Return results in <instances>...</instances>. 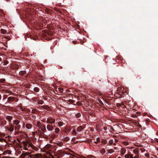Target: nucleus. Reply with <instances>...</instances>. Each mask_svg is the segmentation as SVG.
I'll list each match as a JSON object with an SVG mask.
<instances>
[{
    "label": "nucleus",
    "instance_id": "nucleus-1",
    "mask_svg": "<svg viewBox=\"0 0 158 158\" xmlns=\"http://www.w3.org/2000/svg\"><path fill=\"white\" fill-rule=\"evenodd\" d=\"M23 145L24 146H22L20 145V150H22V152L20 151V158H29L30 156L29 153L27 152H24L23 151V150H28V148H27V144L26 143H23Z\"/></svg>",
    "mask_w": 158,
    "mask_h": 158
},
{
    "label": "nucleus",
    "instance_id": "nucleus-2",
    "mask_svg": "<svg viewBox=\"0 0 158 158\" xmlns=\"http://www.w3.org/2000/svg\"><path fill=\"white\" fill-rule=\"evenodd\" d=\"M125 158H139V155H135L133 157V155L131 154L130 152H128L124 155Z\"/></svg>",
    "mask_w": 158,
    "mask_h": 158
},
{
    "label": "nucleus",
    "instance_id": "nucleus-3",
    "mask_svg": "<svg viewBox=\"0 0 158 158\" xmlns=\"http://www.w3.org/2000/svg\"><path fill=\"white\" fill-rule=\"evenodd\" d=\"M31 158H45V157L42 156L40 154H36L31 156Z\"/></svg>",
    "mask_w": 158,
    "mask_h": 158
},
{
    "label": "nucleus",
    "instance_id": "nucleus-4",
    "mask_svg": "<svg viewBox=\"0 0 158 158\" xmlns=\"http://www.w3.org/2000/svg\"><path fill=\"white\" fill-rule=\"evenodd\" d=\"M65 153V154H66L67 155H69V153H65V152H63L61 150H59L57 152V154L59 156H60V157L63 156H64V153Z\"/></svg>",
    "mask_w": 158,
    "mask_h": 158
},
{
    "label": "nucleus",
    "instance_id": "nucleus-5",
    "mask_svg": "<svg viewBox=\"0 0 158 158\" xmlns=\"http://www.w3.org/2000/svg\"><path fill=\"white\" fill-rule=\"evenodd\" d=\"M55 122V120L51 118H49L47 119L46 123H48L52 124Z\"/></svg>",
    "mask_w": 158,
    "mask_h": 158
},
{
    "label": "nucleus",
    "instance_id": "nucleus-6",
    "mask_svg": "<svg viewBox=\"0 0 158 158\" xmlns=\"http://www.w3.org/2000/svg\"><path fill=\"white\" fill-rule=\"evenodd\" d=\"M3 93L5 94V95H8L11 93V92L9 90L7 89H4L3 90Z\"/></svg>",
    "mask_w": 158,
    "mask_h": 158
},
{
    "label": "nucleus",
    "instance_id": "nucleus-7",
    "mask_svg": "<svg viewBox=\"0 0 158 158\" xmlns=\"http://www.w3.org/2000/svg\"><path fill=\"white\" fill-rule=\"evenodd\" d=\"M47 128L48 130L52 131L53 129V127L52 126L48 124L47 126Z\"/></svg>",
    "mask_w": 158,
    "mask_h": 158
},
{
    "label": "nucleus",
    "instance_id": "nucleus-8",
    "mask_svg": "<svg viewBox=\"0 0 158 158\" xmlns=\"http://www.w3.org/2000/svg\"><path fill=\"white\" fill-rule=\"evenodd\" d=\"M126 149L124 148H122L120 150V152L122 155H123L126 152Z\"/></svg>",
    "mask_w": 158,
    "mask_h": 158
},
{
    "label": "nucleus",
    "instance_id": "nucleus-9",
    "mask_svg": "<svg viewBox=\"0 0 158 158\" xmlns=\"http://www.w3.org/2000/svg\"><path fill=\"white\" fill-rule=\"evenodd\" d=\"M11 152L10 150H7L6 151H4L3 152V154L4 155H6L7 154H11Z\"/></svg>",
    "mask_w": 158,
    "mask_h": 158
},
{
    "label": "nucleus",
    "instance_id": "nucleus-10",
    "mask_svg": "<svg viewBox=\"0 0 158 158\" xmlns=\"http://www.w3.org/2000/svg\"><path fill=\"white\" fill-rule=\"evenodd\" d=\"M12 119V117L10 116H7L6 117V119L8 120L9 122L11 121V120Z\"/></svg>",
    "mask_w": 158,
    "mask_h": 158
},
{
    "label": "nucleus",
    "instance_id": "nucleus-11",
    "mask_svg": "<svg viewBox=\"0 0 158 158\" xmlns=\"http://www.w3.org/2000/svg\"><path fill=\"white\" fill-rule=\"evenodd\" d=\"M133 152L136 155H138V154L139 153V151L138 149H134L133 150Z\"/></svg>",
    "mask_w": 158,
    "mask_h": 158
},
{
    "label": "nucleus",
    "instance_id": "nucleus-12",
    "mask_svg": "<svg viewBox=\"0 0 158 158\" xmlns=\"http://www.w3.org/2000/svg\"><path fill=\"white\" fill-rule=\"evenodd\" d=\"M64 141L67 142L70 139L69 137H66L62 139Z\"/></svg>",
    "mask_w": 158,
    "mask_h": 158
},
{
    "label": "nucleus",
    "instance_id": "nucleus-13",
    "mask_svg": "<svg viewBox=\"0 0 158 158\" xmlns=\"http://www.w3.org/2000/svg\"><path fill=\"white\" fill-rule=\"evenodd\" d=\"M26 127L27 128L30 129L31 128L32 125L31 124L28 123L26 125Z\"/></svg>",
    "mask_w": 158,
    "mask_h": 158
},
{
    "label": "nucleus",
    "instance_id": "nucleus-14",
    "mask_svg": "<svg viewBox=\"0 0 158 158\" xmlns=\"http://www.w3.org/2000/svg\"><path fill=\"white\" fill-rule=\"evenodd\" d=\"M14 100V98L13 97H9L7 99V100L9 101H12Z\"/></svg>",
    "mask_w": 158,
    "mask_h": 158
},
{
    "label": "nucleus",
    "instance_id": "nucleus-15",
    "mask_svg": "<svg viewBox=\"0 0 158 158\" xmlns=\"http://www.w3.org/2000/svg\"><path fill=\"white\" fill-rule=\"evenodd\" d=\"M42 107L43 108L47 110H48L49 109V107L46 105L43 106H42Z\"/></svg>",
    "mask_w": 158,
    "mask_h": 158
},
{
    "label": "nucleus",
    "instance_id": "nucleus-16",
    "mask_svg": "<svg viewBox=\"0 0 158 158\" xmlns=\"http://www.w3.org/2000/svg\"><path fill=\"white\" fill-rule=\"evenodd\" d=\"M26 72L24 70L20 71V76L26 74Z\"/></svg>",
    "mask_w": 158,
    "mask_h": 158
},
{
    "label": "nucleus",
    "instance_id": "nucleus-17",
    "mask_svg": "<svg viewBox=\"0 0 158 158\" xmlns=\"http://www.w3.org/2000/svg\"><path fill=\"white\" fill-rule=\"evenodd\" d=\"M26 135V134L25 133H23L20 131V138H21V137H25Z\"/></svg>",
    "mask_w": 158,
    "mask_h": 158
},
{
    "label": "nucleus",
    "instance_id": "nucleus-18",
    "mask_svg": "<svg viewBox=\"0 0 158 158\" xmlns=\"http://www.w3.org/2000/svg\"><path fill=\"white\" fill-rule=\"evenodd\" d=\"M83 129V128L82 126H80L78 127L77 128V130L78 131H81Z\"/></svg>",
    "mask_w": 158,
    "mask_h": 158
},
{
    "label": "nucleus",
    "instance_id": "nucleus-19",
    "mask_svg": "<svg viewBox=\"0 0 158 158\" xmlns=\"http://www.w3.org/2000/svg\"><path fill=\"white\" fill-rule=\"evenodd\" d=\"M102 143L105 144L107 143V140L106 139H102L101 141Z\"/></svg>",
    "mask_w": 158,
    "mask_h": 158
},
{
    "label": "nucleus",
    "instance_id": "nucleus-20",
    "mask_svg": "<svg viewBox=\"0 0 158 158\" xmlns=\"http://www.w3.org/2000/svg\"><path fill=\"white\" fill-rule=\"evenodd\" d=\"M19 123V121L18 120H15L14 121V123L16 125H18Z\"/></svg>",
    "mask_w": 158,
    "mask_h": 158
},
{
    "label": "nucleus",
    "instance_id": "nucleus-21",
    "mask_svg": "<svg viewBox=\"0 0 158 158\" xmlns=\"http://www.w3.org/2000/svg\"><path fill=\"white\" fill-rule=\"evenodd\" d=\"M1 32L2 33L5 34L6 32V30L4 29H1Z\"/></svg>",
    "mask_w": 158,
    "mask_h": 158
},
{
    "label": "nucleus",
    "instance_id": "nucleus-22",
    "mask_svg": "<svg viewBox=\"0 0 158 158\" xmlns=\"http://www.w3.org/2000/svg\"><path fill=\"white\" fill-rule=\"evenodd\" d=\"M56 144L59 147H61L63 145V143L62 142H58L56 143Z\"/></svg>",
    "mask_w": 158,
    "mask_h": 158
},
{
    "label": "nucleus",
    "instance_id": "nucleus-23",
    "mask_svg": "<svg viewBox=\"0 0 158 158\" xmlns=\"http://www.w3.org/2000/svg\"><path fill=\"white\" fill-rule=\"evenodd\" d=\"M75 116L77 118H79L81 116V114L80 113H78L76 114Z\"/></svg>",
    "mask_w": 158,
    "mask_h": 158
},
{
    "label": "nucleus",
    "instance_id": "nucleus-24",
    "mask_svg": "<svg viewBox=\"0 0 158 158\" xmlns=\"http://www.w3.org/2000/svg\"><path fill=\"white\" fill-rule=\"evenodd\" d=\"M44 101L42 100H39L38 101L37 103L40 104H42L44 103Z\"/></svg>",
    "mask_w": 158,
    "mask_h": 158
},
{
    "label": "nucleus",
    "instance_id": "nucleus-25",
    "mask_svg": "<svg viewBox=\"0 0 158 158\" xmlns=\"http://www.w3.org/2000/svg\"><path fill=\"white\" fill-rule=\"evenodd\" d=\"M8 128L9 130L10 131H12L14 130L13 127L11 126H10V127H8Z\"/></svg>",
    "mask_w": 158,
    "mask_h": 158
},
{
    "label": "nucleus",
    "instance_id": "nucleus-26",
    "mask_svg": "<svg viewBox=\"0 0 158 158\" xmlns=\"http://www.w3.org/2000/svg\"><path fill=\"white\" fill-rule=\"evenodd\" d=\"M106 151L104 148L102 149L100 151V152L102 154L104 153Z\"/></svg>",
    "mask_w": 158,
    "mask_h": 158
},
{
    "label": "nucleus",
    "instance_id": "nucleus-27",
    "mask_svg": "<svg viewBox=\"0 0 158 158\" xmlns=\"http://www.w3.org/2000/svg\"><path fill=\"white\" fill-rule=\"evenodd\" d=\"M108 152L110 153H111L114 152V150L113 149H110L107 150Z\"/></svg>",
    "mask_w": 158,
    "mask_h": 158
},
{
    "label": "nucleus",
    "instance_id": "nucleus-28",
    "mask_svg": "<svg viewBox=\"0 0 158 158\" xmlns=\"http://www.w3.org/2000/svg\"><path fill=\"white\" fill-rule=\"evenodd\" d=\"M34 90L36 92H38L39 91V89L38 87H35L34 89Z\"/></svg>",
    "mask_w": 158,
    "mask_h": 158
},
{
    "label": "nucleus",
    "instance_id": "nucleus-29",
    "mask_svg": "<svg viewBox=\"0 0 158 158\" xmlns=\"http://www.w3.org/2000/svg\"><path fill=\"white\" fill-rule=\"evenodd\" d=\"M60 131V130L59 128H56L55 130V132L56 133H58Z\"/></svg>",
    "mask_w": 158,
    "mask_h": 158
},
{
    "label": "nucleus",
    "instance_id": "nucleus-30",
    "mask_svg": "<svg viewBox=\"0 0 158 158\" xmlns=\"http://www.w3.org/2000/svg\"><path fill=\"white\" fill-rule=\"evenodd\" d=\"M19 126H17L15 128V130L16 131H17V132H19Z\"/></svg>",
    "mask_w": 158,
    "mask_h": 158
},
{
    "label": "nucleus",
    "instance_id": "nucleus-31",
    "mask_svg": "<svg viewBox=\"0 0 158 158\" xmlns=\"http://www.w3.org/2000/svg\"><path fill=\"white\" fill-rule=\"evenodd\" d=\"M58 90L60 93H62L63 91V89L62 88H59Z\"/></svg>",
    "mask_w": 158,
    "mask_h": 158
},
{
    "label": "nucleus",
    "instance_id": "nucleus-32",
    "mask_svg": "<svg viewBox=\"0 0 158 158\" xmlns=\"http://www.w3.org/2000/svg\"><path fill=\"white\" fill-rule=\"evenodd\" d=\"M123 143L126 146H127L129 145V143L128 142L124 141L123 142Z\"/></svg>",
    "mask_w": 158,
    "mask_h": 158
},
{
    "label": "nucleus",
    "instance_id": "nucleus-33",
    "mask_svg": "<svg viewBox=\"0 0 158 158\" xmlns=\"http://www.w3.org/2000/svg\"><path fill=\"white\" fill-rule=\"evenodd\" d=\"M37 110L35 109H33L32 110L31 112L33 114H35L37 112Z\"/></svg>",
    "mask_w": 158,
    "mask_h": 158
},
{
    "label": "nucleus",
    "instance_id": "nucleus-34",
    "mask_svg": "<svg viewBox=\"0 0 158 158\" xmlns=\"http://www.w3.org/2000/svg\"><path fill=\"white\" fill-rule=\"evenodd\" d=\"M37 126L41 128V123L40 122H38L37 123Z\"/></svg>",
    "mask_w": 158,
    "mask_h": 158
},
{
    "label": "nucleus",
    "instance_id": "nucleus-35",
    "mask_svg": "<svg viewBox=\"0 0 158 158\" xmlns=\"http://www.w3.org/2000/svg\"><path fill=\"white\" fill-rule=\"evenodd\" d=\"M72 134L73 135H77V132L75 130H73Z\"/></svg>",
    "mask_w": 158,
    "mask_h": 158
},
{
    "label": "nucleus",
    "instance_id": "nucleus-36",
    "mask_svg": "<svg viewBox=\"0 0 158 158\" xmlns=\"http://www.w3.org/2000/svg\"><path fill=\"white\" fill-rule=\"evenodd\" d=\"M25 110V109L24 108H23L20 105V111H24Z\"/></svg>",
    "mask_w": 158,
    "mask_h": 158
},
{
    "label": "nucleus",
    "instance_id": "nucleus-37",
    "mask_svg": "<svg viewBox=\"0 0 158 158\" xmlns=\"http://www.w3.org/2000/svg\"><path fill=\"white\" fill-rule=\"evenodd\" d=\"M58 125L59 127H61L63 125V123L60 121L58 123Z\"/></svg>",
    "mask_w": 158,
    "mask_h": 158
},
{
    "label": "nucleus",
    "instance_id": "nucleus-38",
    "mask_svg": "<svg viewBox=\"0 0 158 158\" xmlns=\"http://www.w3.org/2000/svg\"><path fill=\"white\" fill-rule=\"evenodd\" d=\"M46 128L45 126H44V127L43 128H41V130L43 132H44V131L45 130H46Z\"/></svg>",
    "mask_w": 158,
    "mask_h": 158
},
{
    "label": "nucleus",
    "instance_id": "nucleus-39",
    "mask_svg": "<svg viewBox=\"0 0 158 158\" xmlns=\"http://www.w3.org/2000/svg\"><path fill=\"white\" fill-rule=\"evenodd\" d=\"M113 143H114V141L113 140H112V139H110V140L109 141V143H110V144H113Z\"/></svg>",
    "mask_w": 158,
    "mask_h": 158
},
{
    "label": "nucleus",
    "instance_id": "nucleus-40",
    "mask_svg": "<svg viewBox=\"0 0 158 158\" xmlns=\"http://www.w3.org/2000/svg\"><path fill=\"white\" fill-rule=\"evenodd\" d=\"M112 99H108L107 100H106L105 102H106L107 103H108L109 104V101H110V100H112Z\"/></svg>",
    "mask_w": 158,
    "mask_h": 158
},
{
    "label": "nucleus",
    "instance_id": "nucleus-41",
    "mask_svg": "<svg viewBox=\"0 0 158 158\" xmlns=\"http://www.w3.org/2000/svg\"><path fill=\"white\" fill-rule=\"evenodd\" d=\"M8 63V62L7 60H5L4 61L3 63V64L4 65H6Z\"/></svg>",
    "mask_w": 158,
    "mask_h": 158
},
{
    "label": "nucleus",
    "instance_id": "nucleus-42",
    "mask_svg": "<svg viewBox=\"0 0 158 158\" xmlns=\"http://www.w3.org/2000/svg\"><path fill=\"white\" fill-rule=\"evenodd\" d=\"M5 81V79H2L0 80V82L3 83Z\"/></svg>",
    "mask_w": 158,
    "mask_h": 158
},
{
    "label": "nucleus",
    "instance_id": "nucleus-43",
    "mask_svg": "<svg viewBox=\"0 0 158 158\" xmlns=\"http://www.w3.org/2000/svg\"><path fill=\"white\" fill-rule=\"evenodd\" d=\"M68 102L70 103L73 102V100H72L69 99L68 100Z\"/></svg>",
    "mask_w": 158,
    "mask_h": 158
},
{
    "label": "nucleus",
    "instance_id": "nucleus-44",
    "mask_svg": "<svg viewBox=\"0 0 158 158\" xmlns=\"http://www.w3.org/2000/svg\"><path fill=\"white\" fill-rule=\"evenodd\" d=\"M131 116L133 118H136L137 117V116L135 114L132 115Z\"/></svg>",
    "mask_w": 158,
    "mask_h": 158
},
{
    "label": "nucleus",
    "instance_id": "nucleus-45",
    "mask_svg": "<svg viewBox=\"0 0 158 158\" xmlns=\"http://www.w3.org/2000/svg\"><path fill=\"white\" fill-rule=\"evenodd\" d=\"M96 141H97L98 142L100 141V139L99 138H97L96 139Z\"/></svg>",
    "mask_w": 158,
    "mask_h": 158
},
{
    "label": "nucleus",
    "instance_id": "nucleus-46",
    "mask_svg": "<svg viewBox=\"0 0 158 158\" xmlns=\"http://www.w3.org/2000/svg\"><path fill=\"white\" fill-rule=\"evenodd\" d=\"M3 107H6V108L7 109H9V108L10 107L9 106H3Z\"/></svg>",
    "mask_w": 158,
    "mask_h": 158
},
{
    "label": "nucleus",
    "instance_id": "nucleus-47",
    "mask_svg": "<svg viewBox=\"0 0 158 158\" xmlns=\"http://www.w3.org/2000/svg\"><path fill=\"white\" fill-rule=\"evenodd\" d=\"M57 11L58 12H59V13H61V14H62L60 10H58V9L57 10Z\"/></svg>",
    "mask_w": 158,
    "mask_h": 158
},
{
    "label": "nucleus",
    "instance_id": "nucleus-48",
    "mask_svg": "<svg viewBox=\"0 0 158 158\" xmlns=\"http://www.w3.org/2000/svg\"><path fill=\"white\" fill-rule=\"evenodd\" d=\"M57 11L58 12H59V13H61V14H62L60 10H58V9L57 10Z\"/></svg>",
    "mask_w": 158,
    "mask_h": 158
},
{
    "label": "nucleus",
    "instance_id": "nucleus-49",
    "mask_svg": "<svg viewBox=\"0 0 158 158\" xmlns=\"http://www.w3.org/2000/svg\"><path fill=\"white\" fill-rule=\"evenodd\" d=\"M57 11L58 12H59V13H61V14H62L60 10H58V9L57 10Z\"/></svg>",
    "mask_w": 158,
    "mask_h": 158
},
{
    "label": "nucleus",
    "instance_id": "nucleus-50",
    "mask_svg": "<svg viewBox=\"0 0 158 158\" xmlns=\"http://www.w3.org/2000/svg\"><path fill=\"white\" fill-rule=\"evenodd\" d=\"M158 143V139L157 138H155L154 139Z\"/></svg>",
    "mask_w": 158,
    "mask_h": 158
},
{
    "label": "nucleus",
    "instance_id": "nucleus-51",
    "mask_svg": "<svg viewBox=\"0 0 158 158\" xmlns=\"http://www.w3.org/2000/svg\"><path fill=\"white\" fill-rule=\"evenodd\" d=\"M50 155L51 156L49 158H54V156L53 155Z\"/></svg>",
    "mask_w": 158,
    "mask_h": 158
},
{
    "label": "nucleus",
    "instance_id": "nucleus-52",
    "mask_svg": "<svg viewBox=\"0 0 158 158\" xmlns=\"http://www.w3.org/2000/svg\"><path fill=\"white\" fill-rule=\"evenodd\" d=\"M99 102L101 103V104H103L102 102V101L100 99H99Z\"/></svg>",
    "mask_w": 158,
    "mask_h": 158
},
{
    "label": "nucleus",
    "instance_id": "nucleus-53",
    "mask_svg": "<svg viewBox=\"0 0 158 158\" xmlns=\"http://www.w3.org/2000/svg\"><path fill=\"white\" fill-rule=\"evenodd\" d=\"M23 128H25V123H23L22 126Z\"/></svg>",
    "mask_w": 158,
    "mask_h": 158
},
{
    "label": "nucleus",
    "instance_id": "nucleus-54",
    "mask_svg": "<svg viewBox=\"0 0 158 158\" xmlns=\"http://www.w3.org/2000/svg\"><path fill=\"white\" fill-rule=\"evenodd\" d=\"M118 140L117 139H115L114 141L115 143H117L118 142Z\"/></svg>",
    "mask_w": 158,
    "mask_h": 158
},
{
    "label": "nucleus",
    "instance_id": "nucleus-55",
    "mask_svg": "<svg viewBox=\"0 0 158 158\" xmlns=\"http://www.w3.org/2000/svg\"><path fill=\"white\" fill-rule=\"evenodd\" d=\"M103 129L104 130H106L107 129V127H103Z\"/></svg>",
    "mask_w": 158,
    "mask_h": 158
},
{
    "label": "nucleus",
    "instance_id": "nucleus-56",
    "mask_svg": "<svg viewBox=\"0 0 158 158\" xmlns=\"http://www.w3.org/2000/svg\"><path fill=\"white\" fill-rule=\"evenodd\" d=\"M0 13L2 14H3V11L2 10H0Z\"/></svg>",
    "mask_w": 158,
    "mask_h": 158
},
{
    "label": "nucleus",
    "instance_id": "nucleus-57",
    "mask_svg": "<svg viewBox=\"0 0 158 158\" xmlns=\"http://www.w3.org/2000/svg\"><path fill=\"white\" fill-rule=\"evenodd\" d=\"M73 44H76L77 43V42L76 41H73Z\"/></svg>",
    "mask_w": 158,
    "mask_h": 158
},
{
    "label": "nucleus",
    "instance_id": "nucleus-58",
    "mask_svg": "<svg viewBox=\"0 0 158 158\" xmlns=\"http://www.w3.org/2000/svg\"><path fill=\"white\" fill-rule=\"evenodd\" d=\"M46 147H48V148H49L50 147V144L48 145H47L46 146Z\"/></svg>",
    "mask_w": 158,
    "mask_h": 158
},
{
    "label": "nucleus",
    "instance_id": "nucleus-59",
    "mask_svg": "<svg viewBox=\"0 0 158 158\" xmlns=\"http://www.w3.org/2000/svg\"><path fill=\"white\" fill-rule=\"evenodd\" d=\"M98 142L97 141H94V143L95 144H98Z\"/></svg>",
    "mask_w": 158,
    "mask_h": 158
},
{
    "label": "nucleus",
    "instance_id": "nucleus-60",
    "mask_svg": "<svg viewBox=\"0 0 158 158\" xmlns=\"http://www.w3.org/2000/svg\"><path fill=\"white\" fill-rule=\"evenodd\" d=\"M51 11V10H48V13H49Z\"/></svg>",
    "mask_w": 158,
    "mask_h": 158
},
{
    "label": "nucleus",
    "instance_id": "nucleus-61",
    "mask_svg": "<svg viewBox=\"0 0 158 158\" xmlns=\"http://www.w3.org/2000/svg\"><path fill=\"white\" fill-rule=\"evenodd\" d=\"M113 144L114 145H116V143H113Z\"/></svg>",
    "mask_w": 158,
    "mask_h": 158
},
{
    "label": "nucleus",
    "instance_id": "nucleus-62",
    "mask_svg": "<svg viewBox=\"0 0 158 158\" xmlns=\"http://www.w3.org/2000/svg\"><path fill=\"white\" fill-rule=\"evenodd\" d=\"M20 57H21V56H22V54L21 52H20Z\"/></svg>",
    "mask_w": 158,
    "mask_h": 158
},
{
    "label": "nucleus",
    "instance_id": "nucleus-63",
    "mask_svg": "<svg viewBox=\"0 0 158 158\" xmlns=\"http://www.w3.org/2000/svg\"><path fill=\"white\" fill-rule=\"evenodd\" d=\"M1 60H2V59H1V57H0V61H1Z\"/></svg>",
    "mask_w": 158,
    "mask_h": 158
},
{
    "label": "nucleus",
    "instance_id": "nucleus-64",
    "mask_svg": "<svg viewBox=\"0 0 158 158\" xmlns=\"http://www.w3.org/2000/svg\"><path fill=\"white\" fill-rule=\"evenodd\" d=\"M2 139H0V141H2Z\"/></svg>",
    "mask_w": 158,
    "mask_h": 158
}]
</instances>
